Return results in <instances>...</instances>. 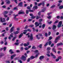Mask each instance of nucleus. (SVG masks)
<instances>
[{
    "label": "nucleus",
    "mask_w": 63,
    "mask_h": 63,
    "mask_svg": "<svg viewBox=\"0 0 63 63\" xmlns=\"http://www.w3.org/2000/svg\"><path fill=\"white\" fill-rule=\"evenodd\" d=\"M14 19H15V20H18V18H16V16H18V15H14Z\"/></svg>",
    "instance_id": "9"
},
{
    "label": "nucleus",
    "mask_w": 63,
    "mask_h": 63,
    "mask_svg": "<svg viewBox=\"0 0 63 63\" xmlns=\"http://www.w3.org/2000/svg\"><path fill=\"white\" fill-rule=\"evenodd\" d=\"M2 8H6V6H3Z\"/></svg>",
    "instance_id": "64"
},
{
    "label": "nucleus",
    "mask_w": 63,
    "mask_h": 63,
    "mask_svg": "<svg viewBox=\"0 0 63 63\" xmlns=\"http://www.w3.org/2000/svg\"><path fill=\"white\" fill-rule=\"evenodd\" d=\"M56 26L55 25H53V29H55V28H56Z\"/></svg>",
    "instance_id": "22"
},
{
    "label": "nucleus",
    "mask_w": 63,
    "mask_h": 63,
    "mask_svg": "<svg viewBox=\"0 0 63 63\" xmlns=\"http://www.w3.org/2000/svg\"><path fill=\"white\" fill-rule=\"evenodd\" d=\"M47 17L48 18V19H50V18H51V16H49Z\"/></svg>",
    "instance_id": "44"
},
{
    "label": "nucleus",
    "mask_w": 63,
    "mask_h": 63,
    "mask_svg": "<svg viewBox=\"0 0 63 63\" xmlns=\"http://www.w3.org/2000/svg\"><path fill=\"white\" fill-rule=\"evenodd\" d=\"M17 30L18 31H19V30H20V29L19 28H17Z\"/></svg>",
    "instance_id": "56"
},
{
    "label": "nucleus",
    "mask_w": 63,
    "mask_h": 63,
    "mask_svg": "<svg viewBox=\"0 0 63 63\" xmlns=\"http://www.w3.org/2000/svg\"><path fill=\"white\" fill-rule=\"evenodd\" d=\"M23 35V33H22L21 34H20L19 36V38H20Z\"/></svg>",
    "instance_id": "21"
},
{
    "label": "nucleus",
    "mask_w": 63,
    "mask_h": 63,
    "mask_svg": "<svg viewBox=\"0 0 63 63\" xmlns=\"http://www.w3.org/2000/svg\"><path fill=\"white\" fill-rule=\"evenodd\" d=\"M34 26V25H30L29 27H33Z\"/></svg>",
    "instance_id": "31"
},
{
    "label": "nucleus",
    "mask_w": 63,
    "mask_h": 63,
    "mask_svg": "<svg viewBox=\"0 0 63 63\" xmlns=\"http://www.w3.org/2000/svg\"><path fill=\"white\" fill-rule=\"evenodd\" d=\"M50 49H51V48H50V47H48L47 48V50H50Z\"/></svg>",
    "instance_id": "40"
},
{
    "label": "nucleus",
    "mask_w": 63,
    "mask_h": 63,
    "mask_svg": "<svg viewBox=\"0 0 63 63\" xmlns=\"http://www.w3.org/2000/svg\"><path fill=\"white\" fill-rule=\"evenodd\" d=\"M51 56H53V58H56V57H55V56L54 55H53V54H52V53H51Z\"/></svg>",
    "instance_id": "14"
},
{
    "label": "nucleus",
    "mask_w": 63,
    "mask_h": 63,
    "mask_svg": "<svg viewBox=\"0 0 63 63\" xmlns=\"http://www.w3.org/2000/svg\"><path fill=\"white\" fill-rule=\"evenodd\" d=\"M0 20L2 22H6V21L5 18L2 19V18H0Z\"/></svg>",
    "instance_id": "4"
},
{
    "label": "nucleus",
    "mask_w": 63,
    "mask_h": 63,
    "mask_svg": "<svg viewBox=\"0 0 63 63\" xmlns=\"http://www.w3.org/2000/svg\"><path fill=\"white\" fill-rule=\"evenodd\" d=\"M59 60V59H56V61L57 62Z\"/></svg>",
    "instance_id": "45"
},
{
    "label": "nucleus",
    "mask_w": 63,
    "mask_h": 63,
    "mask_svg": "<svg viewBox=\"0 0 63 63\" xmlns=\"http://www.w3.org/2000/svg\"><path fill=\"white\" fill-rule=\"evenodd\" d=\"M8 13V11H5L4 13V14H7Z\"/></svg>",
    "instance_id": "34"
},
{
    "label": "nucleus",
    "mask_w": 63,
    "mask_h": 63,
    "mask_svg": "<svg viewBox=\"0 0 63 63\" xmlns=\"http://www.w3.org/2000/svg\"><path fill=\"white\" fill-rule=\"evenodd\" d=\"M29 11V12H34V11H33V10H30Z\"/></svg>",
    "instance_id": "33"
},
{
    "label": "nucleus",
    "mask_w": 63,
    "mask_h": 63,
    "mask_svg": "<svg viewBox=\"0 0 63 63\" xmlns=\"http://www.w3.org/2000/svg\"><path fill=\"white\" fill-rule=\"evenodd\" d=\"M52 37H51V36H50L49 37V38L48 39V41H50V40H51V39H52Z\"/></svg>",
    "instance_id": "26"
},
{
    "label": "nucleus",
    "mask_w": 63,
    "mask_h": 63,
    "mask_svg": "<svg viewBox=\"0 0 63 63\" xmlns=\"http://www.w3.org/2000/svg\"><path fill=\"white\" fill-rule=\"evenodd\" d=\"M52 21H50L49 22H48V24H51V23H52Z\"/></svg>",
    "instance_id": "63"
},
{
    "label": "nucleus",
    "mask_w": 63,
    "mask_h": 63,
    "mask_svg": "<svg viewBox=\"0 0 63 63\" xmlns=\"http://www.w3.org/2000/svg\"><path fill=\"white\" fill-rule=\"evenodd\" d=\"M35 17H36V16H32L31 17V18H32V19H34V18H35Z\"/></svg>",
    "instance_id": "32"
},
{
    "label": "nucleus",
    "mask_w": 63,
    "mask_h": 63,
    "mask_svg": "<svg viewBox=\"0 0 63 63\" xmlns=\"http://www.w3.org/2000/svg\"><path fill=\"white\" fill-rule=\"evenodd\" d=\"M32 20L30 19H29L28 20V21H32Z\"/></svg>",
    "instance_id": "61"
},
{
    "label": "nucleus",
    "mask_w": 63,
    "mask_h": 63,
    "mask_svg": "<svg viewBox=\"0 0 63 63\" xmlns=\"http://www.w3.org/2000/svg\"><path fill=\"white\" fill-rule=\"evenodd\" d=\"M59 8L60 9H62L63 8V5L59 7Z\"/></svg>",
    "instance_id": "25"
},
{
    "label": "nucleus",
    "mask_w": 63,
    "mask_h": 63,
    "mask_svg": "<svg viewBox=\"0 0 63 63\" xmlns=\"http://www.w3.org/2000/svg\"><path fill=\"white\" fill-rule=\"evenodd\" d=\"M57 18L58 19H59V18H60V16H58L57 17Z\"/></svg>",
    "instance_id": "55"
},
{
    "label": "nucleus",
    "mask_w": 63,
    "mask_h": 63,
    "mask_svg": "<svg viewBox=\"0 0 63 63\" xmlns=\"http://www.w3.org/2000/svg\"><path fill=\"white\" fill-rule=\"evenodd\" d=\"M36 48L34 46H33L32 47V49H36Z\"/></svg>",
    "instance_id": "30"
},
{
    "label": "nucleus",
    "mask_w": 63,
    "mask_h": 63,
    "mask_svg": "<svg viewBox=\"0 0 63 63\" xmlns=\"http://www.w3.org/2000/svg\"><path fill=\"white\" fill-rule=\"evenodd\" d=\"M58 21L57 20L54 23L56 24V23H58Z\"/></svg>",
    "instance_id": "47"
},
{
    "label": "nucleus",
    "mask_w": 63,
    "mask_h": 63,
    "mask_svg": "<svg viewBox=\"0 0 63 63\" xmlns=\"http://www.w3.org/2000/svg\"><path fill=\"white\" fill-rule=\"evenodd\" d=\"M8 28H9V27L6 28V31H8V30H9V29H8Z\"/></svg>",
    "instance_id": "42"
},
{
    "label": "nucleus",
    "mask_w": 63,
    "mask_h": 63,
    "mask_svg": "<svg viewBox=\"0 0 63 63\" xmlns=\"http://www.w3.org/2000/svg\"><path fill=\"white\" fill-rule=\"evenodd\" d=\"M6 1V4H9L10 3V1L9 0H7Z\"/></svg>",
    "instance_id": "16"
},
{
    "label": "nucleus",
    "mask_w": 63,
    "mask_h": 63,
    "mask_svg": "<svg viewBox=\"0 0 63 63\" xmlns=\"http://www.w3.org/2000/svg\"><path fill=\"white\" fill-rule=\"evenodd\" d=\"M9 20V17H7V18L6 19V20L8 21Z\"/></svg>",
    "instance_id": "57"
},
{
    "label": "nucleus",
    "mask_w": 63,
    "mask_h": 63,
    "mask_svg": "<svg viewBox=\"0 0 63 63\" xmlns=\"http://www.w3.org/2000/svg\"><path fill=\"white\" fill-rule=\"evenodd\" d=\"M24 14V12L23 11L21 12V11H19V12L18 14Z\"/></svg>",
    "instance_id": "15"
},
{
    "label": "nucleus",
    "mask_w": 63,
    "mask_h": 63,
    "mask_svg": "<svg viewBox=\"0 0 63 63\" xmlns=\"http://www.w3.org/2000/svg\"><path fill=\"white\" fill-rule=\"evenodd\" d=\"M35 57L33 56H32L31 57L30 59H33V58H35Z\"/></svg>",
    "instance_id": "23"
},
{
    "label": "nucleus",
    "mask_w": 63,
    "mask_h": 63,
    "mask_svg": "<svg viewBox=\"0 0 63 63\" xmlns=\"http://www.w3.org/2000/svg\"><path fill=\"white\" fill-rule=\"evenodd\" d=\"M21 59H22L24 61L26 60V58L24 55H22V57L21 58Z\"/></svg>",
    "instance_id": "5"
},
{
    "label": "nucleus",
    "mask_w": 63,
    "mask_h": 63,
    "mask_svg": "<svg viewBox=\"0 0 63 63\" xmlns=\"http://www.w3.org/2000/svg\"><path fill=\"white\" fill-rule=\"evenodd\" d=\"M29 12V10L28 11V10H26V13L27 14H28Z\"/></svg>",
    "instance_id": "37"
},
{
    "label": "nucleus",
    "mask_w": 63,
    "mask_h": 63,
    "mask_svg": "<svg viewBox=\"0 0 63 63\" xmlns=\"http://www.w3.org/2000/svg\"><path fill=\"white\" fill-rule=\"evenodd\" d=\"M32 29H33V31H35L36 30L34 28H33Z\"/></svg>",
    "instance_id": "50"
},
{
    "label": "nucleus",
    "mask_w": 63,
    "mask_h": 63,
    "mask_svg": "<svg viewBox=\"0 0 63 63\" xmlns=\"http://www.w3.org/2000/svg\"><path fill=\"white\" fill-rule=\"evenodd\" d=\"M18 44H19V43H15V45H18Z\"/></svg>",
    "instance_id": "41"
},
{
    "label": "nucleus",
    "mask_w": 63,
    "mask_h": 63,
    "mask_svg": "<svg viewBox=\"0 0 63 63\" xmlns=\"http://www.w3.org/2000/svg\"><path fill=\"white\" fill-rule=\"evenodd\" d=\"M16 37H14V38L12 40L14 41L16 39Z\"/></svg>",
    "instance_id": "35"
},
{
    "label": "nucleus",
    "mask_w": 63,
    "mask_h": 63,
    "mask_svg": "<svg viewBox=\"0 0 63 63\" xmlns=\"http://www.w3.org/2000/svg\"><path fill=\"white\" fill-rule=\"evenodd\" d=\"M25 50H28V49H29V48H27V47H26L25 48Z\"/></svg>",
    "instance_id": "46"
},
{
    "label": "nucleus",
    "mask_w": 63,
    "mask_h": 63,
    "mask_svg": "<svg viewBox=\"0 0 63 63\" xmlns=\"http://www.w3.org/2000/svg\"><path fill=\"white\" fill-rule=\"evenodd\" d=\"M42 19H41L39 20V21H40V22H41V21H42Z\"/></svg>",
    "instance_id": "62"
},
{
    "label": "nucleus",
    "mask_w": 63,
    "mask_h": 63,
    "mask_svg": "<svg viewBox=\"0 0 63 63\" xmlns=\"http://www.w3.org/2000/svg\"><path fill=\"white\" fill-rule=\"evenodd\" d=\"M44 58V57L43 56H41L40 57L39 59L40 60H42V59H43Z\"/></svg>",
    "instance_id": "17"
},
{
    "label": "nucleus",
    "mask_w": 63,
    "mask_h": 63,
    "mask_svg": "<svg viewBox=\"0 0 63 63\" xmlns=\"http://www.w3.org/2000/svg\"><path fill=\"white\" fill-rule=\"evenodd\" d=\"M16 56V54H15L13 55H12L11 57V59H13V58L14 57H15Z\"/></svg>",
    "instance_id": "12"
},
{
    "label": "nucleus",
    "mask_w": 63,
    "mask_h": 63,
    "mask_svg": "<svg viewBox=\"0 0 63 63\" xmlns=\"http://www.w3.org/2000/svg\"><path fill=\"white\" fill-rule=\"evenodd\" d=\"M63 44L62 43H58L57 44V46H62L63 45Z\"/></svg>",
    "instance_id": "13"
},
{
    "label": "nucleus",
    "mask_w": 63,
    "mask_h": 63,
    "mask_svg": "<svg viewBox=\"0 0 63 63\" xmlns=\"http://www.w3.org/2000/svg\"><path fill=\"white\" fill-rule=\"evenodd\" d=\"M40 17H38V16H37V17H36L37 19H39V18H40Z\"/></svg>",
    "instance_id": "48"
},
{
    "label": "nucleus",
    "mask_w": 63,
    "mask_h": 63,
    "mask_svg": "<svg viewBox=\"0 0 63 63\" xmlns=\"http://www.w3.org/2000/svg\"><path fill=\"white\" fill-rule=\"evenodd\" d=\"M6 47H4V51L6 50Z\"/></svg>",
    "instance_id": "60"
},
{
    "label": "nucleus",
    "mask_w": 63,
    "mask_h": 63,
    "mask_svg": "<svg viewBox=\"0 0 63 63\" xmlns=\"http://www.w3.org/2000/svg\"><path fill=\"white\" fill-rule=\"evenodd\" d=\"M19 33V31H16V32H14V34H17Z\"/></svg>",
    "instance_id": "18"
},
{
    "label": "nucleus",
    "mask_w": 63,
    "mask_h": 63,
    "mask_svg": "<svg viewBox=\"0 0 63 63\" xmlns=\"http://www.w3.org/2000/svg\"><path fill=\"white\" fill-rule=\"evenodd\" d=\"M36 38L38 39V40L40 38L38 37V35H36Z\"/></svg>",
    "instance_id": "29"
},
{
    "label": "nucleus",
    "mask_w": 63,
    "mask_h": 63,
    "mask_svg": "<svg viewBox=\"0 0 63 63\" xmlns=\"http://www.w3.org/2000/svg\"><path fill=\"white\" fill-rule=\"evenodd\" d=\"M7 24V23H4L2 24L3 25H6Z\"/></svg>",
    "instance_id": "36"
},
{
    "label": "nucleus",
    "mask_w": 63,
    "mask_h": 63,
    "mask_svg": "<svg viewBox=\"0 0 63 63\" xmlns=\"http://www.w3.org/2000/svg\"><path fill=\"white\" fill-rule=\"evenodd\" d=\"M54 46V44H52L51 46V47H53V46Z\"/></svg>",
    "instance_id": "51"
},
{
    "label": "nucleus",
    "mask_w": 63,
    "mask_h": 63,
    "mask_svg": "<svg viewBox=\"0 0 63 63\" xmlns=\"http://www.w3.org/2000/svg\"><path fill=\"white\" fill-rule=\"evenodd\" d=\"M62 24V21H61L59 22V24L58 25V28L60 27L61 26Z\"/></svg>",
    "instance_id": "3"
},
{
    "label": "nucleus",
    "mask_w": 63,
    "mask_h": 63,
    "mask_svg": "<svg viewBox=\"0 0 63 63\" xmlns=\"http://www.w3.org/2000/svg\"><path fill=\"white\" fill-rule=\"evenodd\" d=\"M38 8V7L37 6H34L33 7V9L34 10H35V9H37Z\"/></svg>",
    "instance_id": "19"
},
{
    "label": "nucleus",
    "mask_w": 63,
    "mask_h": 63,
    "mask_svg": "<svg viewBox=\"0 0 63 63\" xmlns=\"http://www.w3.org/2000/svg\"><path fill=\"white\" fill-rule=\"evenodd\" d=\"M31 31L30 29H28L27 30H24V32H23L24 34H26V33L27 32V31H30L31 32Z\"/></svg>",
    "instance_id": "1"
},
{
    "label": "nucleus",
    "mask_w": 63,
    "mask_h": 63,
    "mask_svg": "<svg viewBox=\"0 0 63 63\" xmlns=\"http://www.w3.org/2000/svg\"><path fill=\"white\" fill-rule=\"evenodd\" d=\"M50 34H51V32H49L48 34V35H50Z\"/></svg>",
    "instance_id": "59"
},
{
    "label": "nucleus",
    "mask_w": 63,
    "mask_h": 63,
    "mask_svg": "<svg viewBox=\"0 0 63 63\" xmlns=\"http://www.w3.org/2000/svg\"><path fill=\"white\" fill-rule=\"evenodd\" d=\"M53 51L55 52V53H56V50L54 48H53L52 49Z\"/></svg>",
    "instance_id": "27"
},
{
    "label": "nucleus",
    "mask_w": 63,
    "mask_h": 63,
    "mask_svg": "<svg viewBox=\"0 0 63 63\" xmlns=\"http://www.w3.org/2000/svg\"><path fill=\"white\" fill-rule=\"evenodd\" d=\"M29 42H28L27 44H24V46L25 47H27L28 46H29Z\"/></svg>",
    "instance_id": "11"
},
{
    "label": "nucleus",
    "mask_w": 63,
    "mask_h": 63,
    "mask_svg": "<svg viewBox=\"0 0 63 63\" xmlns=\"http://www.w3.org/2000/svg\"><path fill=\"white\" fill-rule=\"evenodd\" d=\"M34 52H38V50H35L34 51Z\"/></svg>",
    "instance_id": "54"
},
{
    "label": "nucleus",
    "mask_w": 63,
    "mask_h": 63,
    "mask_svg": "<svg viewBox=\"0 0 63 63\" xmlns=\"http://www.w3.org/2000/svg\"><path fill=\"white\" fill-rule=\"evenodd\" d=\"M13 33H12L10 35V36L11 38H13V37H14V36H13Z\"/></svg>",
    "instance_id": "24"
},
{
    "label": "nucleus",
    "mask_w": 63,
    "mask_h": 63,
    "mask_svg": "<svg viewBox=\"0 0 63 63\" xmlns=\"http://www.w3.org/2000/svg\"><path fill=\"white\" fill-rule=\"evenodd\" d=\"M42 44H40L39 46L40 48H42Z\"/></svg>",
    "instance_id": "38"
},
{
    "label": "nucleus",
    "mask_w": 63,
    "mask_h": 63,
    "mask_svg": "<svg viewBox=\"0 0 63 63\" xmlns=\"http://www.w3.org/2000/svg\"><path fill=\"white\" fill-rule=\"evenodd\" d=\"M15 28L14 27H12L11 28L10 30V33H12L14 31V29Z\"/></svg>",
    "instance_id": "8"
},
{
    "label": "nucleus",
    "mask_w": 63,
    "mask_h": 63,
    "mask_svg": "<svg viewBox=\"0 0 63 63\" xmlns=\"http://www.w3.org/2000/svg\"><path fill=\"white\" fill-rule=\"evenodd\" d=\"M18 62H20V63H22V62L21 60H18Z\"/></svg>",
    "instance_id": "39"
},
{
    "label": "nucleus",
    "mask_w": 63,
    "mask_h": 63,
    "mask_svg": "<svg viewBox=\"0 0 63 63\" xmlns=\"http://www.w3.org/2000/svg\"><path fill=\"white\" fill-rule=\"evenodd\" d=\"M55 7V5H53L51 7V8H54V7Z\"/></svg>",
    "instance_id": "43"
},
{
    "label": "nucleus",
    "mask_w": 63,
    "mask_h": 63,
    "mask_svg": "<svg viewBox=\"0 0 63 63\" xmlns=\"http://www.w3.org/2000/svg\"><path fill=\"white\" fill-rule=\"evenodd\" d=\"M51 43H52V42H51V41H49L48 42H47V43H46L44 45V46L45 47L47 46V45L48 44L49 45H50Z\"/></svg>",
    "instance_id": "2"
},
{
    "label": "nucleus",
    "mask_w": 63,
    "mask_h": 63,
    "mask_svg": "<svg viewBox=\"0 0 63 63\" xmlns=\"http://www.w3.org/2000/svg\"><path fill=\"white\" fill-rule=\"evenodd\" d=\"M27 9H30V10L31 9V8H30V7L28 6L27 7Z\"/></svg>",
    "instance_id": "52"
},
{
    "label": "nucleus",
    "mask_w": 63,
    "mask_h": 63,
    "mask_svg": "<svg viewBox=\"0 0 63 63\" xmlns=\"http://www.w3.org/2000/svg\"><path fill=\"white\" fill-rule=\"evenodd\" d=\"M60 39V37L58 36L56 39V40L55 41V43H56L57 42V40H58V39Z\"/></svg>",
    "instance_id": "7"
},
{
    "label": "nucleus",
    "mask_w": 63,
    "mask_h": 63,
    "mask_svg": "<svg viewBox=\"0 0 63 63\" xmlns=\"http://www.w3.org/2000/svg\"><path fill=\"white\" fill-rule=\"evenodd\" d=\"M22 4H23L22 2H20L18 4V6H19L20 7H22Z\"/></svg>",
    "instance_id": "10"
},
{
    "label": "nucleus",
    "mask_w": 63,
    "mask_h": 63,
    "mask_svg": "<svg viewBox=\"0 0 63 63\" xmlns=\"http://www.w3.org/2000/svg\"><path fill=\"white\" fill-rule=\"evenodd\" d=\"M4 16L5 17H7V16H8L6 15H4Z\"/></svg>",
    "instance_id": "58"
},
{
    "label": "nucleus",
    "mask_w": 63,
    "mask_h": 63,
    "mask_svg": "<svg viewBox=\"0 0 63 63\" xmlns=\"http://www.w3.org/2000/svg\"><path fill=\"white\" fill-rule=\"evenodd\" d=\"M39 24H40V25H41L42 23L41 22H40L39 24H38L37 25H36L35 26V27H37V26H39Z\"/></svg>",
    "instance_id": "20"
},
{
    "label": "nucleus",
    "mask_w": 63,
    "mask_h": 63,
    "mask_svg": "<svg viewBox=\"0 0 63 63\" xmlns=\"http://www.w3.org/2000/svg\"><path fill=\"white\" fill-rule=\"evenodd\" d=\"M28 38H30V39L31 40H32L33 38V35L32 34H31L30 36L29 35H28Z\"/></svg>",
    "instance_id": "6"
},
{
    "label": "nucleus",
    "mask_w": 63,
    "mask_h": 63,
    "mask_svg": "<svg viewBox=\"0 0 63 63\" xmlns=\"http://www.w3.org/2000/svg\"><path fill=\"white\" fill-rule=\"evenodd\" d=\"M45 24H44L42 25V28L43 29L45 28Z\"/></svg>",
    "instance_id": "28"
},
{
    "label": "nucleus",
    "mask_w": 63,
    "mask_h": 63,
    "mask_svg": "<svg viewBox=\"0 0 63 63\" xmlns=\"http://www.w3.org/2000/svg\"><path fill=\"white\" fill-rule=\"evenodd\" d=\"M12 51H13V50H12V49H11L9 51V52H12Z\"/></svg>",
    "instance_id": "53"
},
{
    "label": "nucleus",
    "mask_w": 63,
    "mask_h": 63,
    "mask_svg": "<svg viewBox=\"0 0 63 63\" xmlns=\"http://www.w3.org/2000/svg\"><path fill=\"white\" fill-rule=\"evenodd\" d=\"M41 4H42V3H39L38 4V6H41Z\"/></svg>",
    "instance_id": "49"
}]
</instances>
